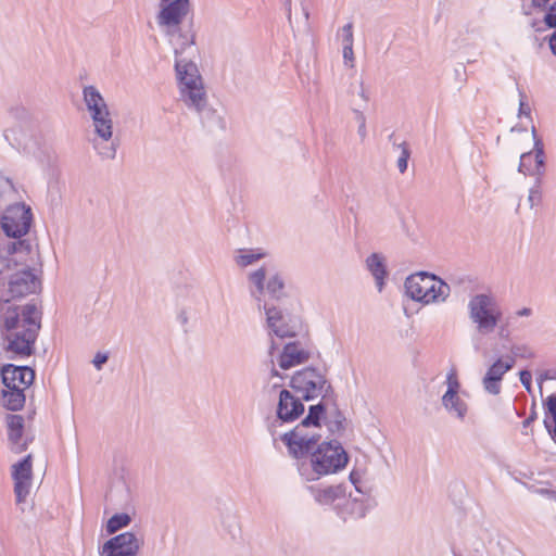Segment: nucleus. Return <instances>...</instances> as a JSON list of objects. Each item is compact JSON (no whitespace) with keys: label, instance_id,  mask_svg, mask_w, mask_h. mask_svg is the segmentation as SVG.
<instances>
[{"label":"nucleus","instance_id":"obj_1","mask_svg":"<svg viewBox=\"0 0 556 556\" xmlns=\"http://www.w3.org/2000/svg\"><path fill=\"white\" fill-rule=\"evenodd\" d=\"M38 261V248L29 240H0V311L17 307L10 303L40 291Z\"/></svg>","mask_w":556,"mask_h":556},{"label":"nucleus","instance_id":"obj_2","mask_svg":"<svg viewBox=\"0 0 556 556\" xmlns=\"http://www.w3.org/2000/svg\"><path fill=\"white\" fill-rule=\"evenodd\" d=\"M40 319L41 312L33 303L0 311L2 348L10 358H23L34 353Z\"/></svg>","mask_w":556,"mask_h":556},{"label":"nucleus","instance_id":"obj_3","mask_svg":"<svg viewBox=\"0 0 556 556\" xmlns=\"http://www.w3.org/2000/svg\"><path fill=\"white\" fill-rule=\"evenodd\" d=\"M83 103L91 121L93 137L92 146L104 160H113L118 148V140L113 139V119L110 108L93 85L83 87Z\"/></svg>","mask_w":556,"mask_h":556},{"label":"nucleus","instance_id":"obj_4","mask_svg":"<svg viewBox=\"0 0 556 556\" xmlns=\"http://www.w3.org/2000/svg\"><path fill=\"white\" fill-rule=\"evenodd\" d=\"M345 425L342 419H302L292 430L285 432L280 440L294 458L306 455L323 438L336 440L343 435Z\"/></svg>","mask_w":556,"mask_h":556},{"label":"nucleus","instance_id":"obj_5","mask_svg":"<svg viewBox=\"0 0 556 556\" xmlns=\"http://www.w3.org/2000/svg\"><path fill=\"white\" fill-rule=\"evenodd\" d=\"M350 456L337 440H325L299 465V473L306 481H316L321 477L344 470Z\"/></svg>","mask_w":556,"mask_h":556},{"label":"nucleus","instance_id":"obj_6","mask_svg":"<svg viewBox=\"0 0 556 556\" xmlns=\"http://www.w3.org/2000/svg\"><path fill=\"white\" fill-rule=\"evenodd\" d=\"M292 390L305 401L321 397L316 405H311L305 417H320L327 413V395L331 387L326 377L314 368L298 371L291 378Z\"/></svg>","mask_w":556,"mask_h":556},{"label":"nucleus","instance_id":"obj_7","mask_svg":"<svg viewBox=\"0 0 556 556\" xmlns=\"http://www.w3.org/2000/svg\"><path fill=\"white\" fill-rule=\"evenodd\" d=\"M467 315L477 333H493L503 319V311L496 298L490 293H476L467 303Z\"/></svg>","mask_w":556,"mask_h":556},{"label":"nucleus","instance_id":"obj_8","mask_svg":"<svg viewBox=\"0 0 556 556\" xmlns=\"http://www.w3.org/2000/svg\"><path fill=\"white\" fill-rule=\"evenodd\" d=\"M533 148L520 155L518 172L525 176L533 177L535 180H543L546 172V155L544 143L536 135L534 126L531 128Z\"/></svg>","mask_w":556,"mask_h":556},{"label":"nucleus","instance_id":"obj_9","mask_svg":"<svg viewBox=\"0 0 556 556\" xmlns=\"http://www.w3.org/2000/svg\"><path fill=\"white\" fill-rule=\"evenodd\" d=\"M144 545L140 531H126L108 540L99 549V556H138Z\"/></svg>","mask_w":556,"mask_h":556},{"label":"nucleus","instance_id":"obj_10","mask_svg":"<svg viewBox=\"0 0 556 556\" xmlns=\"http://www.w3.org/2000/svg\"><path fill=\"white\" fill-rule=\"evenodd\" d=\"M445 392L441 403L447 414L455 417H465L469 413V405L465 399L467 393L462 391V384L455 369H451L445 377Z\"/></svg>","mask_w":556,"mask_h":556},{"label":"nucleus","instance_id":"obj_11","mask_svg":"<svg viewBox=\"0 0 556 556\" xmlns=\"http://www.w3.org/2000/svg\"><path fill=\"white\" fill-rule=\"evenodd\" d=\"M266 323L270 334L280 339L292 338L300 328V318L296 314L283 311L280 307L268 306L264 303Z\"/></svg>","mask_w":556,"mask_h":556},{"label":"nucleus","instance_id":"obj_12","mask_svg":"<svg viewBox=\"0 0 556 556\" xmlns=\"http://www.w3.org/2000/svg\"><path fill=\"white\" fill-rule=\"evenodd\" d=\"M191 9L189 0H174L160 3L156 22L164 34H175Z\"/></svg>","mask_w":556,"mask_h":556},{"label":"nucleus","instance_id":"obj_13","mask_svg":"<svg viewBox=\"0 0 556 556\" xmlns=\"http://www.w3.org/2000/svg\"><path fill=\"white\" fill-rule=\"evenodd\" d=\"M266 268L261 267L249 275V290L251 295L257 301L258 307L262 305L263 296L267 292L273 299H280L283 295L285 283L279 275L271 276L265 287Z\"/></svg>","mask_w":556,"mask_h":556},{"label":"nucleus","instance_id":"obj_14","mask_svg":"<svg viewBox=\"0 0 556 556\" xmlns=\"http://www.w3.org/2000/svg\"><path fill=\"white\" fill-rule=\"evenodd\" d=\"M179 100L188 110L195 112L204 122L222 125L223 118L208 105L204 85L180 92Z\"/></svg>","mask_w":556,"mask_h":556},{"label":"nucleus","instance_id":"obj_15","mask_svg":"<svg viewBox=\"0 0 556 556\" xmlns=\"http://www.w3.org/2000/svg\"><path fill=\"white\" fill-rule=\"evenodd\" d=\"M5 140L15 149L34 154L38 147L35 127L29 118L14 123L4 131Z\"/></svg>","mask_w":556,"mask_h":556},{"label":"nucleus","instance_id":"obj_16","mask_svg":"<svg viewBox=\"0 0 556 556\" xmlns=\"http://www.w3.org/2000/svg\"><path fill=\"white\" fill-rule=\"evenodd\" d=\"M12 478L14 480L16 502L21 504L26 501L33 488L31 455H27L24 459L12 466Z\"/></svg>","mask_w":556,"mask_h":556},{"label":"nucleus","instance_id":"obj_17","mask_svg":"<svg viewBox=\"0 0 556 556\" xmlns=\"http://www.w3.org/2000/svg\"><path fill=\"white\" fill-rule=\"evenodd\" d=\"M515 361L513 357L497 358L486 370L482 386L489 394L497 395L502 390V380L506 372L514 367Z\"/></svg>","mask_w":556,"mask_h":556},{"label":"nucleus","instance_id":"obj_18","mask_svg":"<svg viewBox=\"0 0 556 556\" xmlns=\"http://www.w3.org/2000/svg\"><path fill=\"white\" fill-rule=\"evenodd\" d=\"M3 386L10 390H26L35 379L34 370L28 366L4 365L1 369Z\"/></svg>","mask_w":556,"mask_h":556},{"label":"nucleus","instance_id":"obj_19","mask_svg":"<svg viewBox=\"0 0 556 556\" xmlns=\"http://www.w3.org/2000/svg\"><path fill=\"white\" fill-rule=\"evenodd\" d=\"M175 71L179 93L204 85L198 66L192 61L177 59L175 62Z\"/></svg>","mask_w":556,"mask_h":556},{"label":"nucleus","instance_id":"obj_20","mask_svg":"<svg viewBox=\"0 0 556 556\" xmlns=\"http://www.w3.org/2000/svg\"><path fill=\"white\" fill-rule=\"evenodd\" d=\"M432 274L427 271H418L409 275L404 282L406 295L415 302L424 304L428 285L431 282Z\"/></svg>","mask_w":556,"mask_h":556},{"label":"nucleus","instance_id":"obj_21","mask_svg":"<svg viewBox=\"0 0 556 556\" xmlns=\"http://www.w3.org/2000/svg\"><path fill=\"white\" fill-rule=\"evenodd\" d=\"M302 400L288 390L280 391L276 417H301L305 410Z\"/></svg>","mask_w":556,"mask_h":556},{"label":"nucleus","instance_id":"obj_22","mask_svg":"<svg viewBox=\"0 0 556 556\" xmlns=\"http://www.w3.org/2000/svg\"><path fill=\"white\" fill-rule=\"evenodd\" d=\"M309 353L298 342H291L285 345L279 355V367L287 370L305 363Z\"/></svg>","mask_w":556,"mask_h":556},{"label":"nucleus","instance_id":"obj_23","mask_svg":"<svg viewBox=\"0 0 556 556\" xmlns=\"http://www.w3.org/2000/svg\"><path fill=\"white\" fill-rule=\"evenodd\" d=\"M24 421L25 419H10L8 425L10 443L17 453L24 451L33 440V435Z\"/></svg>","mask_w":556,"mask_h":556},{"label":"nucleus","instance_id":"obj_24","mask_svg":"<svg viewBox=\"0 0 556 556\" xmlns=\"http://www.w3.org/2000/svg\"><path fill=\"white\" fill-rule=\"evenodd\" d=\"M339 514L343 518H362L367 511V506L362 493L353 495L350 493L348 496L344 493V500L338 507Z\"/></svg>","mask_w":556,"mask_h":556},{"label":"nucleus","instance_id":"obj_25","mask_svg":"<svg viewBox=\"0 0 556 556\" xmlns=\"http://www.w3.org/2000/svg\"><path fill=\"white\" fill-rule=\"evenodd\" d=\"M367 270L371 274L375 280L376 288L381 292L386 286L388 277L387 260L380 253H371L365 261Z\"/></svg>","mask_w":556,"mask_h":556},{"label":"nucleus","instance_id":"obj_26","mask_svg":"<svg viewBox=\"0 0 556 556\" xmlns=\"http://www.w3.org/2000/svg\"><path fill=\"white\" fill-rule=\"evenodd\" d=\"M311 491L316 502L321 505H332L336 509L344 500L345 490L341 485L316 486L312 488Z\"/></svg>","mask_w":556,"mask_h":556},{"label":"nucleus","instance_id":"obj_27","mask_svg":"<svg viewBox=\"0 0 556 556\" xmlns=\"http://www.w3.org/2000/svg\"><path fill=\"white\" fill-rule=\"evenodd\" d=\"M430 280L431 282L428 285L424 305L445 302L451 294L450 286L434 274L431 275Z\"/></svg>","mask_w":556,"mask_h":556},{"label":"nucleus","instance_id":"obj_28","mask_svg":"<svg viewBox=\"0 0 556 556\" xmlns=\"http://www.w3.org/2000/svg\"><path fill=\"white\" fill-rule=\"evenodd\" d=\"M349 103L353 109H364L368 102L367 90L362 79H354L348 88Z\"/></svg>","mask_w":556,"mask_h":556},{"label":"nucleus","instance_id":"obj_29","mask_svg":"<svg viewBox=\"0 0 556 556\" xmlns=\"http://www.w3.org/2000/svg\"><path fill=\"white\" fill-rule=\"evenodd\" d=\"M169 38V42L174 48L176 60L180 59L182 52L194 45V35L191 31H181V27L175 34H165Z\"/></svg>","mask_w":556,"mask_h":556},{"label":"nucleus","instance_id":"obj_30","mask_svg":"<svg viewBox=\"0 0 556 556\" xmlns=\"http://www.w3.org/2000/svg\"><path fill=\"white\" fill-rule=\"evenodd\" d=\"M24 390L8 389L4 387L0 397V404L9 410L16 412L25 404Z\"/></svg>","mask_w":556,"mask_h":556},{"label":"nucleus","instance_id":"obj_31","mask_svg":"<svg viewBox=\"0 0 556 556\" xmlns=\"http://www.w3.org/2000/svg\"><path fill=\"white\" fill-rule=\"evenodd\" d=\"M266 255L260 249H240L235 254V262L240 267L250 266Z\"/></svg>","mask_w":556,"mask_h":556},{"label":"nucleus","instance_id":"obj_32","mask_svg":"<svg viewBox=\"0 0 556 556\" xmlns=\"http://www.w3.org/2000/svg\"><path fill=\"white\" fill-rule=\"evenodd\" d=\"M131 522V517L128 514L121 513L113 515L106 522V532L114 534L117 531L127 528Z\"/></svg>","mask_w":556,"mask_h":556},{"label":"nucleus","instance_id":"obj_33","mask_svg":"<svg viewBox=\"0 0 556 556\" xmlns=\"http://www.w3.org/2000/svg\"><path fill=\"white\" fill-rule=\"evenodd\" d=\"M543 201V190H542V180H535L534 184L528 190L527 202L529 207L532 210L542 204Z\"/></svg>","mask_w":556,"mask_h":556},{"label":"nucleus","instance_id":"obj_34","mask_svg":"<svg viewBox=\"0 0 556 556\" xmlns=\"http://www.w3.org/2000/svg\"><path fill=\"white\" fill-rule=\"evenodd\" d=\"M15 193L16 191L11 179L0 174V199L12 200Z\"/></svg>","mask_w":556,"mask_h":556},{"label":"nucleus","instance_id":"obj_35","mask_svg":"<svg viewBox=\"0 0 556 556\" xmlns=\"http://www.w3.org/2000/svg\"><path fill=\"white\" fill-rule=\"evenodd\" d=\"M510 352L514 359L515 357L530 359L535 356L534 351L526 344H514L510 349Z\"/></svg>","mask_w":556,"mask_h":556},{"label":"nucleus","instance_id":"obj_36","mask_svg":"<svg viewBox=\"0 0 556 556\" xmlns=\"http://www.w3.org/2000/svg\"><path fill=\"white\" fill-rule=\"evenodd\" d=\"M363 109H353L354 118L358 124L357 134L361 138V141H364L367 137V128H366V117L362 111Z\"/></svg>","mask_w":556,"mask_h":556},{"label":"nucleus","instance_id":"obj_37","mask_svg":"<svg viewBox=\"0 0 556 556\" xmlns=\"http://www.w3.org/2000/svg\"><path fill=\"white\" fill-rule=\"evenodd\" d=\"M400 155L396 161V166L400 173H404L407 169L408 159L410 156V151L405 142L399 144Z\"/></svg>","mask_w":556,"mask_h":556},{"label":"nucleus","instance_id":"obj_38","mask_svg":"<svg viewBox=\"0 0 556 556\" xmlns=\"http://www.w3.org/2000/svg\"><path fill=\"white\" fill-rule=\"evenodd\" d=\"M338 37L341 39L342 47L353 46V24L348 23L343 27H341L338 31Z\"/></svg>","mask_w":556,"mask_h":556},{"label":"nucleus","instance_id":"obj_39","mask_svg":"<svg viewBox=\"0 0 556 556\" xmlns=\"http://www.w3.org/2000/svg\"><path fill=\"white\" fill-rule=\"evenodd\" d=\"M365 473V467H354L350 472V481L352 482V484H354L356 493H362L361 488Z\"/></svg>","mask_w":556,"mask_h":556},{"label":"nucleus","instance_id":"obj_40","mask_svg":"<svg viewBox=\"0 0 556 556\" xmlns=\"http://www.w3.org/2000/svg\"><path fill=\"white\" fill-rule=\"evenodd\" d=\"M109 361V353L108 352H98L93 359L92 365L97 370H101L103 365Z\"/></svg>","mask_w":556,"mask_h":556},{"label":"nucleus","instance_id":"obj_41","mask_svg":"<svg viewBox=\"0 0 556 556\" xmlns=\"http://www.w3.org/2000/svg\"><path fill=\"white\" fill-rule=\"evenodd\" d=\"M544 406L551 417H556V394L548 395L544 401Z\"/></svg>","mask_w":556,"mask_h":556},{"label":"nucleus","instance_id":"obj_42","mask_svg":"<svg viewBox=\"0 0 556 556\" xmlns=\"http://www.w3.org/2000/svg\"><path fill=\"white\" fill-rule=\"evenodd\" d=\"M343 60L344 63L351 67L354 66V52L353 46H344L342 47Z\"/></svg>","mask_w":556,"mask_h":556},{"label":"nucleus","instance_id":"obj_43","mask_svg":"<svg viewBox=\"0 0 556 556\" xmlns=\"http://www.w3.org/2000/svg\"><path fill=\"white\" fill-rule=\"evenodd\" d=\"M530 491L536 493V494H540V495H543L545 497H547L549 501L552 502H555L556 503V492L553 491V490H548V489H535L533 486H530L529 488Z\"/></svg>","mask_w":556,"mask_h":556},{"label":"nucleus","instance_id":"obj_44","mask_svg":"<svg viewBox=\"0 0 556 556\" xmlns=\"http://www.w3.org/2000/svg\"><path fill=\"white\" fill-rule=\"evenodd\" d=\"M519 379L521 384L528 390H531L532 375L529 370H521L519 372Z\"/></svg>","mask_w":556,"mask_h":556},{"label":"nucleus","instance_id":"obj_45","mask_svg":"<svg viewBox=\"0 0 556 556\" xmlns=\"http://www.w3.org/2000/svg\"><path fill=\"white\" fill-rule=\"evenodd\" d=\"M544 22L548 27H556V2L549 8V12L546 14Z\"/></svg>","mask_w":556,"mask_h":556},{"label":"nucleus","instance_id":"obj_46","mask_svg":"<svg viewBox=\"0 0 556 556\" xmlns=\"http://www.w3.org/2000/svg\"><path fill=\"white\" fill-rule=\"evenodd\" d=\"M545 429L551 435L552 440L556 443V419H543Z\"/></svg>","mask_w":556,"mask_h":556},{"label":"nucleus","instance_id":"obj_47","mask_svg":"<svg viewBox=\"0 0 556 556\" xmlns=\"http://www.w3.org/2000/svg\"><path fill=\"white\" fill-rule=\"evenodd\" d=\"M523 98H525L523 94H521V99L519 101V113H518V115L519 116L525 115L527 117H530L531 110H530V106L526 103Z\"/></svg>","mask_w":556,"mask_h":556},{"label":"nucleus","instance_id":"obj_48","mask_svg":"<svg viewBox=\"0 0 556 556\" xmlns=\"http://www.w3.org/2000/svg\"><path fill=\"white\" fill-rule=\"evenodd\" d=\"M549 48L554 55H556V31L549 38Z\"/></svg>","mask_w":556,"mask_h":556},{"label":"nucleus","instance_id":"obj_49","mask_svg":"<svg viewBox=\"0 0 556 556\" xmlns=\"http://www.w3.org/2000/svg\"><path fill=\"white\" fill-rule=\"evenodd\" d=\"M531 313H532L531 308H529V307H523V308H521V309L517 311V312H516V315H517V316H520V317H525V316L527 317V316H530V315H531Z\"/></svg>","mask_w":556,"mask_h":556},{"label":"nucleus","instance_id":"obj_50","mask_svg":"<svg viewBox=\"0 0 556 556\" xmlns=\"http://www.w3.org/2000/svg\"><path fill=\"white\" fill-rule=\"evenodd\" d=\"M551 0H532V4L536 8H544L549 3Z\"/></svg>","mask_w":556,"mask_h":556},{"label":"nucleus","instance_id":"obj_51","mask_svg":"<svg viewBox=\"0 0 556 556\" xmlns=\"http://www.w3.org/2000/svg\"><path fill=\"white\" fill-rule=\"evenodd\" d=\"M549 378H551V377L547 375V372H545V374H541L538 380H539V383H540V384H542V382H543L544 380H547V379H549Z\"/></svg>","mask_w":556,"mask_h":556},{"label":"nucleus","instance_id":"obj_52","mask_svg":"<svg viewBox=\"0 0 556 556\" xmlns=\"http://www.w3.org/2000/svg\"><path fill=\"white\" fill-rule=\"evenodd\" d=\"M303 16L305 21L308 18V11L306 9H303Z\"/></svg>","mask_w":556,"mask_h":556},{"label":"nucleus","instance_id":"obj_53","mask_svg":"<svg viewBox=\"0 0 556 556\" xmlns=\"http://www.w3.org/2000/svg\"><path fill=\"white\" fill-rule=\"evenodd\" d=\"M271 374H273V377H276V378L281 379V377H280V376H279V374L277 372V370L273 369Z\"/></svg>","mask_w":556,"mask_h":556},{"label":"nucleus","instance_id":"obj_54","mask_svg":"<svg viewBox=\"0 0 556 556\" xmlns=\"http://www.w3.org/2000/svg\"><path fill=\"white\" fill-rule=\"evenodd\" d=\"M274 350H275V344H274V343H271V345H270V350H269V353H270V354H273V351H274Z\"/></svg>","mask_w":556,"mask_h":556},{"label":"nucleus","instance_id":"obj_55","mask_svg":"<svg viewBox=\"0 0 556 556\" xmlns=\"http://www.w3.org/2000/svg\"><path fill=\"white\" fill-rule=\"evenodd\" d=\"M7 417L15 418V417H18V416L17 415H8Z\"/></svg>","mask_w":556,"mask_h":556}]
</instances>
